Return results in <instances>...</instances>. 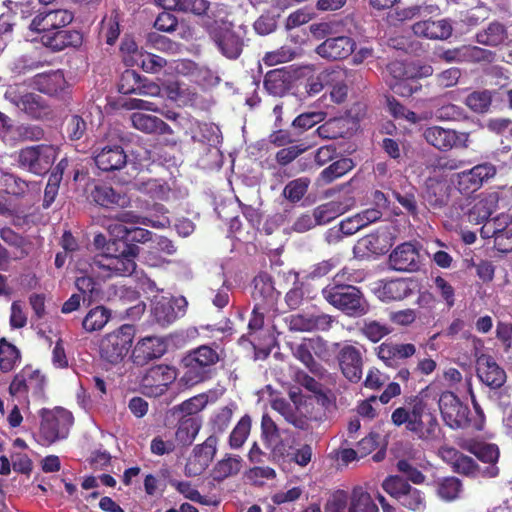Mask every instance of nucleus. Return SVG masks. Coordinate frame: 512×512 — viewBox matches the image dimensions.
Returning <instances> with one entry per match:
<instances>
[{
    "mask_svg": "<svg viewBox=\"0 0 512 512\" xmlns=\"http://www.w3.org/2000/svg\"><path fill=\"white\" fill-rule=\"evenodd\" d=\"M74 19L68 9L43 10L31 20L29 29L41 35L42 44L53 51L67 47H77L82 43V35L75 30L65 29Z\"/></svg>",
    "mask_w": 512,
    "mask_h": 512,
    "instance_id": "f257e3e1",
    "label": "nucleus"
},
{
    "mask_svg": "<svg viewBox=\"0 0 512 512\" xmlns=\"http://www.w3.org/2000/svg\"><path fill=\"white\" fill-rule=\"evenodd\" d=\"M429 389L422 390L413 398L410 407H398L391 414V421L396 426L406 425L407 430L415 433L417 437L426 442L440 439L441 429L436 415L429 407L426 398Z\"/></svg>",
    "mask_w": 512,
    "mask_h": 512,
    "instance_id": "f03ea898",
    "label": "nucleus"
},
{
    "mask_svg": "<svg viewBox=\"0 0 512 512\" xmlns=\"http://www.w3.org/2000/svg\"><path fill=\"white\" fill-rule=\"evenodd\" d=\"M344 274H336L331 283L322 289L323 298L333 307L350 317L368 313L369 305L359 288L353 284L339 282Z\"/></svg>",
    "mask_w": 512,
    "mask_h": 512,
    "instance_id": "7ed1b4c3",
    "label": "nucleus"
},
{
    "mask_svg": "<svg viewBox=\"0 0 512 512\" xmlns=\"http://www.w3.org/2000/svg\"><path fill=\"white\" fill-rule=\"evenodd\" d=\"M138 254V246L127 245L118 255L108 253L95 255L89 262V267L93 275L102 279L130 276L137 267L135 260Z\"/></svg>",
    "mask_w": 512,
    "mask_h": 512,
    "instance_id": "20e7f679",
    "label": "nucleus"
},
{
    "mask_svg": "<svg viewBox=\"0 0 512 512\" xmlns=\"http://www.w3.org/2000/svg\"><path fill=\"white\" fill-rule=\"evenodd\" d=\"M40 416L41 424L36 438L39 444L50 446L67 438L73 424L71 412L60 407L53 410L42 409Z\"/></svg>",
    "mask_w": 512,
    "mask_h": 512,
    "instance_id": "39448f33",
    "label": "nucleus"
},
{
    "mask_svg": "<svg viewBox=\"0 0 512 512\" xmlns=\"http://www.w3.org/2000/svg\"><path fill=\"white\" fill-rule=\"evenodd\" d=\"M4 98L29 118L43 120L52 114L46 100L36 93L28 92L24 84L9 85Z\"/></svg>",
    "mask_w": 512,
    "mask_h": 512,
    "instance_id": "423d86ee",
    "label": "nucleus"
},
{
    "mask_svg": "<svg viewBox=\"0 0 512 512\" xmlns=\"http://www.w3.org/2000/svg\"><path fill=\"white\" fill-rule=\"evenodd\" d=\"M209 35L219 52L230 60L240 57L245 46L246 30L239 26L237 29L231 23H216Z\"/></svg>",
    "mask_w": 512,
    "mask_h": 512,
    "instance_id": "0eeeda50",
    "label": "nucleus"
},
{
    "mask_svg": "<svg viewBox=\"0 0 512 512\" xmlns=\"http://www.w3.org/2000/svg\"><path fill=\"white\" fill-rule=\"evenodd\" d=\"M134 336L135 328L130 324H124L106 334L99 346L101 357L111 364L121 362L131 348Z\"/></svg>",
    "mask_w": 512,
    "mask_h": 512,
    "instance_id": "6e6552de",
    "label": "nucleus"
},
{
    "mask_svg": "<svg viewBox=\"0 0 512 512\" xmlns=\"http://www.w3.org/2000/svg\"><path fill=\"white\" fill-rule=\"evenodd\" d=\"M57 148L52 145H36L20 150L18 162L21 167L37 174H45L57 157Z\"/></svg>",
    "mask_w": 512,
    "mask_h": 512,
    "instance_id": "1a4fd4ad",
    "label": "nucleus"
},
{
    "mask_svg": "<svg viewBox=\"0 0 512 512\" xmlns=\"http://www.w3.org/2000/svg\"><path fill=\"white\" fill-rule=\"evenodd\" d=\"M45 384L44 375L38 370L26 367L15 375L10 384L9 392L11 396L28 403L29 396L34 398H41L43 396Z\"/></svg>",
    "mask_w": 512,
    "mask_h": 512,
    "instance_id": "9d476101",
    "label": "nucleus"
},
{
    "mask_svg": "<svg viewBox=\"0 0 512 512\" xmlns=\"http://www.w3.org/2000/svg\"><path fill=\"white\" fill-rule=\"evenodd\" d=\"M496 173V167L491 163L485 162L455 174L453 183L461 194L471 195L494 178Z\"/></svg>",
    "mask_w": 512,
    "mask_h": 512,
    "instance_id": "9b49d317",
    "label": "nucleus"
},
{
    "mask_svg": "<svg viewBox=\"0 0 512 512\" xmlns=\"http://www.w3.org/2000/svg\"><path fill=\"white\" fill-rule=\"evenodd\" d=\"M351 183L352 180L340 187V190L344 192L341 197L319 205L313 210L317 225H325L355 206L356 199L350 189Z\"/></svg>",
    "mask_w": 512,
    "mask_h": 512,
    "instance_id": "f8f14e48",
    "label": "nucleus"
},
{
    "mask_svg": "<svg viewBox=\"0 0 512 512\" xmlns=\"http://www.w3.org/2000/svg\"><path fill=\"white\" fill-rule=\"evenodd\" d=\"M438 405L445 424L450 428L460 429L469 424V408L454 393L443 392L438 399Z\"/></svg>",
    "mask_w": 512,
    "mask_h": 512,
    "instance_id": "ddd939ff",
    "label": "nucleus"
},
{
    "mask_svg": "<svg viewBox=\"0 0 512 512\" xmlns=\"http://www.w3.org/2000/svg\"><path fill=\"white\" fill-rule=\"evenodd\" d=\"M177 378L174 367L168 365H156L151 367L142 379V387L145 394L153 397L160 396L166 392L169 385Z\"/></svg>",
    "mask_w": 512,
    "mask_h": 512,
    "instance_id": "4468645a",
    "label": "nucleus"
},
{
    "mask_svg": "<svg viewBox=\"0 0 512 512\" xmlns=\"http://www.w3.org/2000/svg\"><path fill=\"white\" fill-rule=\"evenodd\" d=\"M335 319L325 313H296L286 317V323L291 331L313 332L328 331Z\"/></svg>",
    "mask_w": 512,
    "mask_h": 512,
    "instance_id": "2eb2a0df",
    "label": "nucleus"
},
{
    "mask_svg": "<svg viewBox=\"0 0 512 512\" xmlns=\"http://www.w3.org/2000/svg\"><path fill=\"white\" fill-rule=\"evenodd\" d=\"M337 360L343 376L351 383H358L363 374V352L360 348L344 344L338 352Z\"/></svg>",
    "mask_w": 512,
    "mask_h": 512,
    "instance_id": "dca6fc26",
    "label": "nucleus"
},
{
    "mask_svg": "<svg viewBox=\"0 0 512 512\" xmlns=\"http://www.w3.org/2000/svg\"><path fill=\"white\" fill-rule=\"evenodd\" d=\"M187 305L188 302L184 297H155L153 300L152 314L158 324L166 326L183 316Z\"/></svg>",
    "mask_w": 512,
    "mask_h": 512,
    "instance_id": "f3484780",
    "label": "nucleus"
},
{
    "mask_svg": "<svg viewBox=\"0 0 512 512\" xmlns=\"http://www.w3.org/2000/svg\"><path fill=\"white\" fill-rule=\"evenodd\" d=\"M426 141L435 148L447 151L457 146H467L468 134L439 126L429 127L424 132Z\"/></svg>",
    "mask_w": 512,
    "mask_h": 512,
    "instance_id": "a211bd4d",
    "label": "nucleus"
},
{
    "mask_svg": "<svg viewBox=\"0 0 512 512\" xmlns=\"http://www.w3.org/2000/svg\"><path fill=\"white\" fill-rule=\"evenodd\" d=\"M43 135L36 126H15L12 119L0 112V139L9 145H14L20 138L38 140Z\"/></svg>",
    "mask_w": 512,
    "mask_h": 512,
    "instance_id": "6ab92c4d",
    "label": "nucleus"
},
{
    "mask_svg": "<svg viewBox=\"0 0 512 512\" xmlns=\"http://www.w3.org/2000/svg\"><path fill=\"white\" fill-rule=\"evenodd\" d=\"M218 438L215 434L210 435L204 443L198 445L194 449V456L191 458L186 467L188 475L201 474L211 463L217 452Z\"/></svg>",
    "mask_w": 512,
    "mask_h": 512,
    "instance_id": "aec40b11",
    "label": "nucleus"
},
{
    "mask_svg": "<svg viewBox=\"0 0 512 512\" xmlns=\"http://www.w3.org/2000/svg\"><path fill=\"white\" fill-rule=\"evenodd\" d=\"M389 262L394 270L407 272L417 271L421 265L419 251L411 243L398 245L390 254Z\"/></svg>",
    "mask_w": 512,
    "mask_h": 512,
    "instance_id": "412c9836",
    "label": "nucleus"
},
{
    "mask_svg": "<svg viewBox=\"0 0 512 512\" xmlns=\"http://www.w3.org/2000/svg\"><path fill=\"white\" fill-rule=\"evenodd\" d=\"M477 375L479 379L491 388L501 387L506 380L504 370L496 363L492 356L476 353Z\"/></svg>",
    "mask_w": 512,
    "mask_h": 512,
    "instance_id": "4be33fe9",
    "label": "nucleus"
},
{
    "mask_svg": "<svg viewBox=\"0 0 512 512\" xmlns=\"http://www.w3.org/2000/svg\"><path fill=\"white\" fill-rule=\"evenodd\" d=\"M166 350L167 343L164 338L158 336L144 337L134 347V362L143 365L150 360L160 358Z\"/></svg>",
    "mask_w": 512,
    "mask_h": 512,
    "instance_id": "5701e85b",
    "label": "nucleus"
},
{
    "mask_svg": "<svg viewBox=\"0 0 512 512\" xmlns=\"http://www.w3.org/2000/svg\"><path fill=\"white\" fill-rule=\"evenodd\" d=\"M373 292L383 302L399 301L411 294V282L406 279L379 280Z\"/></svg>",
    "mask_w": 512,
    "mask_h": 512,
    "instance_id": "b1692460",
    "label": "nucleus"
},
{
    "mask_svg": "<svg viewBox=\"0 0 512 512\" xmlns=\"http://www.w3.org/2000/svg\"><path fill=\"white\" fill-rule=\"evenodd\" d=\"M355 41L348 36H337L326 39L316 52L323 58L331 60L345 59L355 50Z\"/></svg>",
    "mask_w": 512,
    "mask_h": 512,
    "instance_id": "393cba45",
    "label": "nucleus"
},
{
    "mask_svg": "<svg viewBox=\"0 0 512 512\" xmlns=\"http://www.w3.org/2000/svg\"><path fill=\"white\" fill-rule=\"evenodd\" d=\"M94 160L100 170L110 172L123 168L127 156L121 146L105 145L95 150Z\"/></svg>",
    "mask_w": 512,
    "mask_h": 512,
    "instance_id": "a878e982",
    "label": "nucleus"
},
{
    "mask_svg": "<svg viewBox=\"0 0 512 512\" xmlns=\"http://www.w3.org/2000/svg\"><path fill=\"white\" fill-rule=\"evenodd\" d=\"M485 228L492 231L494 243L502 252H512V220L501 214L489 221Z\"/></svg>",
    "mask_w": 512,
    "mask_h": 512,
    "instance_id": "bb28decb",
    "label": "nucleus"
},
{
    "mask_svg": "<svg viewBox=\"0 0 512 512\" xmlns=\"http://www.w3.org/2000/svg\"><path fill=\"white\" fill-rule=\"evenodd\" d=\"M295 71L287 68L269 71L264 78L266 91L273 96H284L293 87Z\"/></svg>",
    "mask_w": 512,
    "mask_h": 512,
    "instance_id": "cd10ccee",
    "label": "nucleus"
},
{
    "mask_svg": "<svg viewBox=\"0 0 512 512\" xmlns=\"http://www.w3.org/2000/svg\"><path fill=\"white\" fill-rule=\"evenodd\" d=\"M376 350L378 358L386 366L394 367L397 365L398 360L412 357L416 352V347L411 343L384 342Z\"/></svg>",
    "mask_w": 512,
    "mask_h": 512,
    "instance_id": "c85d7f7f",
    "label": "nucleus"
},
{
    "mask_svg": "<svg viewBox=\"0 0 512 512\" xmlns=\"http://www.w3.org/2000/svg\"><path fill=\"white\" fill-rule=\"evenodd\" d=\"M468 449L482 462L492 464L481 471L483 476L494 478L499 474V469L495 463L499 459L500 451L496 444L474 442L469 444Z\"/></svg>",
    "mask_w": 512,
    "mask_h": 512,
    "instance_id": "c756f323",
    "label": "nucleus"
},
{
    "mask_svg": "<svg viewBox=\"0 0 512 512\" xmlns=\"http://www.w3.org/2000/svg\"><path fill=\"white\" fill-rule=\"evenodd\" d=\"M415 35L427 39H447L452 34V25L448 19H441L437 21L424 20L416 22L412 26Z\"/></svg>",
    "mask_w": 512,
    "mask_h": 512,
    "instance_id": "7c9ffc66",
    "label": "nucleus"
},
{
    "mask_svg": "<svg viewBox=\"0 0 512 512\" xmlns=\"http://www.w3.org/2000/svg\"><path fill=\"white\" fill-rule=\"evenodd\" d=\"M272 408L277 411L286 422L300 430H308L309 419L302 414L298 408L283 398H275L271 403Z\"/></svg>",
    "mask_w": 512,
    "mask_h": 512,
    "instance_id": "2f4dec72",
    "label": "nucleus"
},
{
    "mask_svg": "<svg viewBox=\"0 0 512 512\" xmlns=\"http://www.w3.org/2000/svg\"><path fill=\"white\" fill-rule=\"evenodd\" d=\"M130 119L135 129L147 134H170L172 132L170 126L156 116L134 112Z\"/></svg>",
    "mask_w": 512,
    "mask_h": 512,
    "instance_id": "473e14b6",
    "label": "nucleus"
},
{
    "mask_svg": "<svg viewBox=\"0 0 512 512\" xmlns=\"http://www.w3.org/2000/svg\"><path fill=\"white\" fill-rule=\"evenodd\" d=\"M66 81L60 71L37 74L31 79V86L41 93L54 95L62 91Z\"/></svg>",
    "mask_w": 512,
    "mask_h": 512,
    "instance_id": "72a5a7b5",
    "label": "nucleus"
},
{
    "mask_svg": "<svg viewBox=\"0 0 512 512\" xmlns=\"http://www.w3.org/2000/svg\"><path fill=\"white\" fill-rule=\"evenodd\" d=\"M347 512H379L371 494L361 486L353 488L348 496Z\"/></svg>",
    "mask_w": 512,
    "mask_h": 512,
    "instance_id": "f704fd0d",
    "label": "nucleus"
},
{
    "mask_svg": "<svg viewBox=\"0 0 512 512\" xmlns=\"http://www.w3.org/2000/svg\"><path fill=\"white\" fill-rule=\"evenodd\" d=\"M92 200L104 207L110 205L127 206L129 204V198L126 195H122L116 192L112 187L105 184L95 185L91 191Z\"/></svg>",
    "mask_w": 512,
    "mask_h": 512,
    "instance_id": "c9c22d12",
    "label": "nucleus"
},
{
    "mask_svg": "<svg viewBox=\"0 0 512 512\" xmlns=\"http://www.w3.org/2000/svg\"><path fill=\"white\" fill-rule=\"evenodd\" d=\"M353 122L348 117H335L317 128V133L325 139L345 137L352 130Z\"/></svg>",
    "mask_w": 512,
    "mask_h": 512,
    "instance_id": "e433bc0d",
    "label": "nucleus"
},
{
    "mask_svg": "<svg viewBox=\"0 0 512 512\" xmlns=\"http://www.w3.org/2000/svg\"><path fill=\"white\" fill-rule=\"evenodd\" d=\"M202 426L200 417H180L175 436L182 445H190L197 437Z\"/></svg>",
    "mask_w": 512,
    "mask_h": 512,
    "instance_id": "4c0bfd02",
    "label": "nucleus"
},
{
    "mask_svg": "<svg viewBox=\"0 0 512 512\" xmlns=\"http://www.w3.org/2000/svg\"><path fill=\"white\" fill-rule=\"evenodd\" d=\"M134 186L152 199L162 201H168L172 193L168 184L160 179L137 180Z\"/></svg>",
    "mask_w": 512,
    "mask_h": 512,
    "instance_id": "58836bf2",
    "label": "nucleus"
},
{
    "mask_svg": "<svg viewBox=\"0 0 512 512\" xmlns=\"http://www.w3.org/2000/svg\"><path fill=\"white\" fill-rule=\"evenodd\" d=\"M243 466V459L238 455L226 454L213 468V478L222 481L237 475Z\"/></svg>",
    "mask_w": 512,
    "mask_h": 512,
    "instance_id": "ea45409f",
    "label": "nucleus"
},
{
    "mask_svg": "<svg viewBox=\"0 0 512 512\" xmlns=\"http://www.w3.org/2000/svg\"><path fill=\"white\" fill-rule=\"evenodd\" d=\"M210 401L212 399L209 394L201 393L174 406L172 412L173 415H180L182 417H197L196 414L201 412Z\"/></svg>",
    "mask_w": 512,
    "mask_h": 512,
    "instance_id": "a19ab883",
    "label": "nucleus"
},
{
    "mask_svg": "<svg viewBox=\"0 0 512 512\" xmlns=\"http://www.w3.org/2000/svg\"><path fill=\"white\" fill-rule=\"evenodd\" d=\"M508 39L507 31L499 22H492L487 28L476 34V41L486 46H498Z\"/></svg>",
    "mask_w": 512,
    "mask_h": 512,
    "instance_id": "79ce46f5",
    "label": "nucleus"
},
{
    "mask_svg": "<svg viewBox=\"0 0 512 512\" xmlns=\"http://www.w3.org/2000/svg\"><path fill=\"white\" fill-rule=\"evenodd\" d=\"M253 298L261 304L263 308H272L277 299L275 291L270 280L260 276L254 280Z\"/></svg>",
    "mask_w": 512,
    "mask_h": 512,
    "instance_id": "37998d69",
    "label": "nucleus"
},
{
    "mask_svg": "<svg viewBox=\"0 0 512 512\" xmlns=\"http://www.w3.org/2000/svg\"><path fill=\"white\" fill-rule=\"evenodd\" d=\"M331 72H341V77L339 76V79L337 81H333L332 83H329L327 86L331 87L330 91V98L334 103L340 104L343 103L347 97L348 94V83L350 82L351 77V71L336 66L331 67Z\"/></svg>",
    "mask_w": 512,
    "mask_h": 512,
    "instance_id": "c03bdc74",
    "label": "nucleus"
},
{
    "mask_svg": "<svg viewBox=\"0 0 512 512\" xmlns=\"http://www.w3.org/2000/svg\"><path fill=\"white\" fill-rule=\"evenodd\" d=\"M110 317V310L104 306H96L86 314L82 321V327L89 333L99 331L105 327Z\"/></svg>",
    "mask_w": 512,
    "mask_h": 512,
    "instance_id": "a18cd8bd",
    "label": "nucleus"
},
{
    "mask_svg": "<svg viewBox=\"0 0 512 512\" xmlns=\"http://www.w3.org/2000/svg\"><path fill=\"white\" fill-rule=\"evenodd\" d=\"M424 198L431 206L441 207L445 205L448 200L446 184L437 179H428Z\"/></svg>",
    "mask_w": 512,
    "mask_h": 512,
    "instance_id": "49530a36",
    "label": "nucleus"
},
{
    "mask_svg": "<svg viewBox=\"0 0 512 512\" xmlns=\"http://www.w3.org/2000/svg\"><path fill=\"white\" fill-rule=\"evenodd\" d=\"M340 72L333 73L331 72V68H327L320 73H318L315 76H311L307 79V82L305 84V90L306 93L309 96H314L320 93L324 87H326L329 83H332L333 81H337L339 79V76L341 77L342 74H339Z\"/></svg>",
    "mask_w": 512,
    "mask_h": 512,
    "instance_id": "de8ad7c7",
    "label": "nucleus"
},
{
    "mask_svg": "<svg viewBox=\"0 0 512 512\" xmlns=\"http://www.w3.org/2000/svg\"><path fill=\"white\" fill-rule=\"evenodd\" d=\"M299 54V47L283 45L276 50L266 52L262 58V61L267 66H275L278 64L289 62L295 59Z\"/></svg>",
    "mask_w": 512,
    "mask_h": 512,
    "instance_id": "09e8293b",
    "label": "nucleus"
},
{
    "mask_svg": "<svg viewBox=\"0 0 512 512\" xmlns=\"http://www.w3.org/2000/svg\"><path fill=\"white\" fill-rule=\"evenodd\" d=\"M183 364L185 371L180 378V382L187 386H194L202 381H204L208 377V371L197 365L194 361H189L188 356H185L183 359Z\"/></svg>",
    "mask_w": 512,
    "mask_h": 512,
    "instance_id": "8fccbe9b",
    "label": "nucleus"
},
{
    "mask_svg": "<svg viewBox=\"0 0 512 512\" xmlns=\"http://www.w3.org/2000/svg\"><path fill=\"white\" fill-rule=\"evenodd\" d=\"M251 430V418L249 415H244L238 421L236 426L231 431L228 444L231 449H240L246 442Z\"/></svg>",
    "mask_w": 512,
    "mask_h": 512,
    "instance_id": "3c124183",
    "label": "nucleus"
},
{
    "mask_svg": "<svg viewBox=\"0 0 512 512\" xmlns=\"http://www.w3.org/2000/svg\"><path fill=\"white\" fill-rule=\"evenodd\" d=\"M355 164L351 158H341L328 167H326L321 173L320 178L324 183H331L335 179L345 175L347 172L354 168Z\"/></svg>",
    "mask_w": 512,
    "mask_h": 512,
    "instance_id": "603ef678",
    "label": "nucleus"
},
{
    "mask_svg": "<svg viewBox=\"0 0 512 512\" xmlns=\"http://www.w3.org/2000/svg\"><path fill=\"white\" fill-rule=\"evenodd\" d=\"M77 267L81 272L84 273V275L77 277L75 285L77 289L84 295V301L86 300V297L89 301H92L95 294H97V290L95 281L91 275H89V273L93 274L89 267V263L87 264V267L86 264L81 263H79Z\"/></svg>",
    "mask_w": 512,
    "mask_h": 512,
    "instance_id": "864d4df0",
    "label": "nucleus"
},
{
    "mask_svg": "<svg viewBox=\"0 0 512 512\" xmlns=\"http://www.w3.org/2000/svg\"><path fill=\"white\" fill-rule=\"evenodd\" d=\"M237 405L230 403L216 410L210 419L214 433H223L230 425L234 411Z\"/></svg>",
    "mask_w": 512,
    "mask_h": 512,
    "instance_id": "5fc2aeb1",
    "label": "nucleus"
},
{
    "mask_svg": "<svg viewBox=\"0 0 512 512\" xmlns=\"http://www.w3.org/2000/svg\"><path fill=\"white\" fill-rule=\"evenodd\" d=\"M119 34V17L118 14L113 12L102 19L99 35L107 44L113 45L118 39Z\"/></svg>",
    "mask_w": 512,
    "mask_h": 512,
    "instance_id": "6e6d98bb",
    "label": "nucleus"
},
{
    "mask_svg": "<svg viewBox=\"0 0 512 512\" xmlns=\"http://www.w3.org/2000/svg\"><path fill=\"white\" fill-rule=\"evenodd\" d=\"M495 211L493 205L488 203V194H481L479 200L470 209L468 218L471 223L481 224L488 220L491 214Z\"/></svg>",
    "mask_w": 512,
    "mask_h": 512,
    "instance_id": "4d7b16f0",
    "label": "nucleus"
},
{
    "mask_svg": "<svg viewBox=\"0 0 512 512\" xmlns=\"http://www.w3.org/2000/svg\"><path fill=\"white\" fill-rule=\"evenodd\" d=\"M462 491V484L458 478L447 477L438 482L437 494L444 501L456 500Z\"/></svg>",
    "mask_w": 512,
    "mask_h": 512,
    "instance_id": "13d9d810",
    "label": "nucleus"
},
{
    "mask_svg": "<svg viewBox=\"0 0 512 512\" xmlns=\"http://www.w3.org/2000/svg\"><path fill=\"white\" fill-rule=\"evenodd\" d=\"M20 358L18 349L7 342L4 338L0 340V369L2 372L11 371Z\"/></svg>",
    "mask_w": 512,
    "mask_h": 512,
    "instance_id": "bf43d9fd",
    "label": "nucleus"
},
{
    "mask_svg": "<svg viewBox=\"0 0 512 512\" xmlns=\"http://www.w3.org/2000/svg\"><path fill=\"white\" fill-rule=\"evenodd\" d=\"M188 360L194 361L209 372V368L218 361L217 352L209 346H200L188 355Z\"/></svg>",
    "mask_w": 512,
    "mask_h": 512,
    "instance_id": "052dcab7",
    "label": "nucleus"
},
{
    "mask_svg": "<svg viewBox=\"0 0 512 512\" xmlns=\"http://www.w3.org/2000/svg\"><path fill=\"white\" fill-rule=\"evenodd\" d=\"M360 331L367 339L376 343L388 335L391 329L385 323L376 320H365Z\"/></svg>",
    "mask_w": 512,
    "mask_h": 512,
    "instance_id": "680f3d73",
    "label": "nucleus"
},
{
    "mask_svg": "<svg viewBox=\"0 0 512 512\" xmlns=\"http://www.w3.org/2000/svg\"><path fill=\"white\" fill-rule=\"evenodd\" d=\"M309 185L310 180L308 178H297L286 184L283 190V195L291 202H298L306 194Z\"/></svg>",
    "mask_w": 512,
    "mask_h": 512,
    "instance_id": "e2e57ef3",
    "label": "nucleus"
},
{
    "mask_svg": "<svg viewBox=\"0 0 512 512\" xmlns=\"http://www.w3.org/2000/svg\"><path fill=\"white\" fill-rule=\"evenodd\" d=\"M399 503L411 511H422L425 508V497L420 490L410 486L406 493L400 496Z\"/></svg>",
    "mask_w": 512,
    "mask_h": 512,
    "instance_id": "0e129e2a",
    "label": "nucleus"
},
{
    "mask_svg": "<svg viewBox=\"0 0 512 512\" xmlns=\"http://www.w3.org/2000/svg\"><path fill=\"white\" fill-rule=\"evenodd\" d=\"M139 56L135 58V64L148 73H157L166 65V60L160 56L148 52H143Z\"/></svg>",
    "mask_w": 512,
    "mask_h": 512,
    "instance_id": "69168bd1",
    "label": "nucleus"
},
{
    "mask_svg": "<svg viewBox=\"0 0 512 512\" xmlns=\"http://www.w3.org/2000/svg\"><path fill=\"white\" fill-rule=\"evenodd\" d=\"M491 104V95L488 91H476L466 98V105L478 113L486 112Z\"/></svg>",
    "mask_w": 512,
    "mask_h": 512,
    "instance_id": "338daca9",
    "label": "nucleus"
},
{
    "mask_svg": "<svg viewBox=\"0 0 512 512\" xmlns=\"http://www.w3.org/2000/svg\"><path fill=\"white\" fill-rule=\"evenodd\" d=\"M487 194L488 203L493 205L495 210L507 208L512 203L511 187L499 188L498 190L487 192Z\"/></svg>",
    "mask_w": 512,
    "mask_h": 512,
    "instance_id": "774afa93",
    "label": "nucleus"
}]
</instances>
